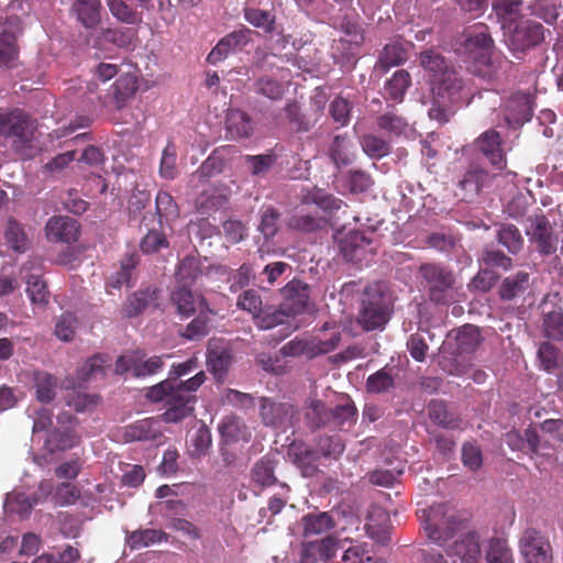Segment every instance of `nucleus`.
Instances as JSON below:
<instances>
[{
    "mask_svg": "<svg viewBox=\"0 0 563 563\" xmlns=\"http://www.w3.org/2000/svg\"><path fill=\"white\" fill-rule=\"evenodd\" d=\"M206 382V374L200 371L185 382L165 379L152 386L146 397L153 402L164 401L163 413L167 422H178L194 411L196 396L192 395Z\"/></svg>",
    "mask_w": 563,
    "mask_h": 563,
    "instance_id": "1",
    "label": "nucleus"
},
{
    "mask_svg": "<svg viewBox=\"0 0 563 563\" xmlns=\"http://www.w3.org/2000/svg\"><path fill=\"white\" fill-rule=\"evenodd\" d=\"M35 129L34 121L23 110L0 113V135L11 141L12 152L21 159H31L36 154Z\"/></svg>",
    "mask_w": 563,
    "mask_h": 563,
    "instance_id": "2",
    "label": "nucleus"
},
{
    "mask_svg": "<svg viewBox=\"0 0 563 563\" xmlns=\"http://www.w3.org/2000/svg\"><path fill=\"white\" fill-rule=\"evenodd\" d=\"M393 298L383 284L367 286L360 302L357 322L365 331L382 330L393 313Z\"/></svg>",
    "mask_w": 563,
    "mask_h": 563,
    "instance_id": "3",
    "label": "nucleus"
},
{
    "mask_svg": "<svg viewBox=\"0 0 563 563\" xmlns=\"http://www.w3.org/2000/svg\"><path fill=\"white\" fill-rule=\"evenodd\" d=\"M417 516L426 537L441 547L461 530L463 523L456 509L445 504L418 509Z\"/></svg>",
    "mask_w": 563,
    "mask_h": 563,
    "instance_id": "4",
    "label": "nucleus"
},
{
    "mask_svg": "<svg viewBox=\"0 0 563 563\" xmlns=\"http://www.w3.org/2000/svg\"><path fill=\"white\" fill-rule=\"evenodd\" d=\"M419 275L431 302L437 306L454 302L455 277L451 269L438 263H426L420 265Z\"/></svg>",
    "mask_w": 563,
    "mask_h": 563,
    "instance_id": "5",
    "label": "nucleus"
},
{
    "mask_svg": "<svg viewBox=\"0 0 563 563\" xmlns=\"http://www.w3.org/2000/svg\"><path fill=\"white\" fill-rule=\"evenodd\" d=\"M240 150L234 145L219 146L202 162L190 176V181L205 183L208 179L230 170L240 158Z\"/></svg>",
    "mask_w": 563,
    "mask_h": 563,
    "instance_id": "6",
    "label": "nucleus"
},
{
    "mask_svg": "<svg viewBox=\"0 0 563 563\" xmlns=\"http://www.w3.org/2000/svg\"><path fill=\"white\" fill-rule=\"evenodd\" d=\"M505 35V42L511 52L523 53L544 40V27L539 22L525 20L507 29Z\"/></svg>",
    "mask_w": 563,
    "mask_h": 563,
    "instance_id": "7",
    "label": "nucleus"
},
{
    "mask_svg": "<svg viewBox=\"0 0 563 563\" xmlns=\"http://www.w3.org/2000/svg\"><path fill=\"white\" fill-rule=\"evenodd\" d=\"M526 234L531 243L537 245V250L542 255H551L556 252L558 238L553 232V228L545 217L540 211L526 219Z\"/></svg>",
    "mask_w": 563,
    "mask_h": 563,
    "instance_id": "8",
    "label": "nucleus"
},
{
    "mask_svg": "<svg viewBox=\"0 0 563 563\" xmlns=\"http://www.w3.org/2000/svg\"><path fill=\"white\" fill-rule=\"evenodd\" d=\"M164 366L162 356H151L145 358L143 351H133L118 357L115 362V373L123 375L132 372L136 378H143L156 374Z\"/></svg>",
    "mask_w": 563,
    "mask_h": 563,
    "instance_id": "9",
    "label": "nucleus"
},
{
    "mask_svg": "<svg viewBox=\"0 0 563 563\" xmlns=\"http://www.w3.org/2000/svg\"><path fill=\"white\" fill-rule=\"evenodd\" d=\"M520 553L527 563H553L548 538L536 528H527L519 541Z\"/></svg>",
    "mask_w": 563,
    "mask_h": 563,
    "instance_id": "10",
    "label": "nucleus"
},
{
    "mask_svg": "<svg viewBox=\"0 0 563 563\" xmlns=\"http://www.w3.org/2000/svg\"><path fill=\"white\" fill-rule=\"evenodd\" d=\"M260 416L263 423L282 431L292 427L297 410L291 404L278 402L272 398L260 399Z\"/></svg>",
    "mask_w": 563,
    "mask_h": 563,
    "instance_id": "11",
    "label": "nucleus"
},
{
    "mask_svg": "<svg viewBox=\"0 0 563 563\" xmlns=\"http://www.w3.org/2000/svg\"><path fill=\"white\" fill-rule=\"evenodd\" d=\"M493 46V40L487 33V27L481 25L467 29L462 35V42L456 52L473 60L485 59Z\"/></svg>",
    "mask_w": 563,
    "mask_h": 563,
    "instance_id": "12",
    "label": "nucleus"
},
{
    "mask_svg": "<svg viewBox=\"0 0 563 563\" xmlns=\"http://www.w3.org/2000/svg\"><path fill=\"white\" fill-rule=\"evenodd\" d=\"M251 33L252 31L247 27L229 33L211 49L207 56V62L217 65L230 55L242 51L251 42Z\"/></svg>",
    "mask_w": 563,
    "mask_h": 563,
    "instance_id": "13",
    "label": "nucleus"
},
{
    "mask_svg": "<svg viewBox=\"0 0 563 563\" xmlns=\"http://www.w3.org/2000/svg\"><path fill=\"white\" fill-rule=\"evenodd\" d=\"M474 145L495 169L504 170L506 168L507 158L503 148V139L498 131L488 129L474 141Z\"/></svg>",
    "mask_w": 563,
    "mask_h": 563,
    "instance_id": "14",
    "label": "nucleus"
},
{
    "mask_svg": "<svg viewBox=\"0 0 563 563\" xmlns=\"http://www.w3.org/2000/svg\"><path fill=\"white\" fill-rule=\"evenodd\" d=\"M283 302L280 307L288 316H296L305 311L309 302V287L298 279L290 280L280 289Z\"/></svg>",
    "mask_w": 563,
    "mask_h": 563,
    "instance_id": "15",
    "label": "nucleus"
},
{
    "mask_svg": "<svg viewBox=\"0 0 563 563\" xmlns=\"http://www.w3.org/2000/svg\"><path fill=\"white\" fill-rule=\"evenodd\" d=\"M446 555L452 563H481L479 536L468 532L446 549Z\"/></svg>",
    "mask_w": 563,
    "mask_h": 563,
    "instance_id": "16",
    "label": "nucleus"
},
{
    "mask_svg": "<svg viewBox=\"0 0 563 563\" xmlns=\"http://www.w3.org/2000/svg\"><path fill=\"white\" fill-rule=\"evenodd\" d=\"M77 220L66 216L52 217L45 227L46 236L52 242L71 244L79 238Z\"/></svg>",
    "mask_w": 563,
    "mask_h": 563,
    "instance_id": "17",
    "label": "nucleus"
},
{
    "mask_svg": "<svg viewBox=\"0 0 563 563\" xmlns=\"http://www.w3.org/2000/svg\"><path fill=\"white\" fill-rule=\"evenodd\" d=\"M288 454L294 464L301 471L302 476L312 477L319 472L320 453L310 445L294 442Z\"/></svg>",
    "mask_w": 563,
    "mask_h": 563,
    "instance_id": "18",
    "label": "nucleus"
},
{
    "mask_svg": "<svg viewBox=\"0 0 563 563\" xmlns=\"http://www.w3.org/2000/svg\"><path fill=\"white\" fill-rule=\"evenodd\" d=\"M432 92L438 97L450 103L456 102L461 99V90L463 88L462 78L457 73L450 67L446 71H442L432 82Z\"/></svg>",
    "mask_w": 563,
    "mask_h": 563,
    "instance_id": "19",
    "label": "nucleus"
},
{
    "mask_svg": "<svg viewBox=\"0 0 563 563\" xmlns=\"http://www.w3.org/2000/svg\"><path fill=\"white\" fill-rule=\"evenodd\" d=\"M221 440L225 444L238 442L247 443L252 439V431L245 421L235 415L225 416L218 426Z\"/></svg>",
    "mask_w": 563,
    "mask_h": 563,
    "instance_id": "20",
    "label": "nucleus"
},
{
    "mask_svg": "<svg viewBox=\"0 0 563 563\" xmlns=\"http://www.w3.org/2000/svg\"><path fill=\"white\" fill-rule=\"evenodd\" d=\"M336 541L325 537L318 541L302 542L298 563H317L319 559L329 560L335 555Z\"/></svg>",
    "mask_w": 563,
    "mask_h": 563,
    "instance_id": "21",
    "label": "nucleus"
},
{
    "mask_svg": "<svg viewBox=\"0 0 563 563\" xmlns=\"http://www.w3.org/2000/svg\"><path fill=\"white\" fill-rule=\"evenodd\" d=\"M27 265L29 263L23 265V271H30L23 276L26 283V294L33 305L45 307L48 303L49 291L46 282L43 279L42 268L40 266L29 267Z\"/></svg>",
    "mask_w": 563,
    "mask_h": 563,
    "instance_id": "22",
    "label": "nucleus"
},
{
    "mask_svg": "<svg viewBox=\"0 0 563 563\" xmlns=\"http://www.w3.org/2000/svg\"><path fill=\"white\" fill-rule=\"evenodd\" d=\"M170 301L181 318H189L205 306V298L189 287L179 286L172 291Z\"/></svg>",
    "mask_w": 563,
    "mask_h": 563,
    "instance_id": "23",
    "label": "nucleus"
},
{
    "mask_svg": "<svg viewBox=\"0 0 563 563\" xmlns=\"http://www.w3.org/2000/svg\"><path fill=\"white\" fill-rule=\"evenodd\" d=\"M233 355L230 349L210 344L207 354V365L218 382H222L232 364Z\"/></svg>",
    "mask_w": 563,
    "mask_h": 563,
    "instance_id": "24",
    "label": "nucleus"
},
{
    "mask_svg": "<svg viewBox=\"0 0 563 563\" xmlns=\"http://www.w3.org/2000/svg\"><path fill=\"white\" fill-rule=\"evenodd\" d=\"M139 89L137 78L132 74L121 75L112 85L111 101L117 110L126 107Z\"/></svg>",
    "mask_w": 563,
    "mask_h": 563,
    "instance_id": "25",
    "label": "nucleus"
},
{
    "mask_svg": "<svg viewBox=\"0 0 563 563\" xmlns=\"http://www.w3.org/2000/svg\"><path fill=\"white\" fill-rule=\"evenodd\" d=\"M302 537L323 534L335 527L333 517L327 511L310 512L301 518Z\"/></svg>",
    "mask_w": 563,
    "mask_h": 563,
    "instance_id": "26",
    "label": "nucleus"
},
{
    "mask_svg": "<svg viewBox=\"0 0 563 563\" xmlns=\"http://www.w3.org/2000/svg\"><path fill=\"white\" fill-rule=\"evenodd\" d=\"M157 288L147 287L131 295L122 307V316L131 319L141 314L153 301L157 299Z\"/></svg>",
    "mask_w": 563,
    "mask_h": 563,
    "instance_id": "27",
    "label": "nucleus"
},
{
    "mask_svg": "<svg viewBox=\"0 0 563 563\" xmlns=\"http://www.w3.org/2000/svg\"><path fill=\"white\" fill-rule=\"evenodd\" d=\"M227 135L232 140L249 137L253 132L252 119L244 111L230 110L225 119Z\"/></svg>",
    "mask_w": 563,
    "mask_h": 563,
    "instance_id": "28",
    "label": "nucleus"
},
{
    "mask_svg": "<svg viewBox=\"0 0 563 563\" xmlns=\"http://www.w3.org/2000/svg\"><path fill=\"white\" fill-rule=\"evenodd\" d=\"M455 352L459 355L472 354L481 345L483 336L478 327L473 324H465L461 327L455 333Z\"/></svg>",
    "mask_w": 563,
    "mask_h": 563,
    "instance_id": "29",
    "label": "nucleus"
},
{
    "mask_svg": "<svg viewBox=\"0 0 563 563\" xmlns=\"http://www.w3.org/2000/svg\"><path fill=\"white\" fill-rule=\"evenodd\" d=\"M101 2L100 0H75L71 7L77 20L87 29L99 24Z\"/></svg>",
    "mask_w": 563,
    "mask_h": 563,
    "instance_id": "30",
    "label": "nucleus"
},
{
    "mask_svg": "<svg viewBox=\"0 0 563 563\" xmlns=\"http://www.w3.org/2000/svg\"><path fill=\"white\" fill-rule=\"evenodd\" d=\"M357 420V409L355 405L347 399L342 405H336L334 408L330 409L329 415V427L332 429H349Z\"/></svg>",
    "mask_w": 563,
    "mask_h": 563,
    "instance_id": "31",
    "label": "nucleus"
},
{
    "mask_svg": "<svg viewBox=\"0 0 563 563\" xmlns=\"http://www.w3.org/2000/svg\"><path fill=\"white\" fill-rule=\"evenodd\" d=\"M522 5V0H497L494 2V9L501 21L504 31L521 21Z\"/></svg>",
    "mask_w": 563,
    "mask_h": 563,
    "instance_id": "32",
    "label": "nucleus"
},
{
    "mask_svg": "<svg viewBox=\"0 0 563 563\" xmlns=\"http://www.w3.org/2000/svg\"><path fill=\"white\" fill-rule=\"evenodd\" d=\"M79 439L74 429L66 427L65 429H55L48 432L44 446L49 453L56 451H65L77 445Z\"/></svg>",
    "mask_w": 563,
    "mask_h": 563,
    "instance_id": "33",
    "label": "nucleus"
},
{
    "mask_svg": "<svg viewBox=\"0 0 563 563\" xmlns=\"http://www.w3.org/2000/svg\"><path fill=\"white\" fill-rule=\"evenodd\" d=\"M506 120L521 124L525 121H529L532 117V108L530 104V98L526 93H515L507 103Z\"/></svg>",
    "mask_w": 563,
    "mask_h": 563,
    "instance_id": "34",
    "label": "nucleus"
},
{
    "mask_svg": "<svg viewBox=\"0 0 563 563\" xmlns=\"http://www.w3.org/2000/svg\"><path fill=\"white\" fill-rule=\"evenodd\" d=\"M33 380L36 399L43 404L52 402L56 397L57 378L47 372L37 371Z\"/></svg>",
    "mask_w": 563,
    "mask_h": 563,
    "instance_id": "35",
    "label": "nucleus"
},
{
    "mask_svg": "<svg viewBox=\"0 0 563 563\" xmlns=\"http://www.w3.org/2000/svg\"><path fill=\"white\" fill-rule=\"evenodd\" d=\"M486 563H515L512 550L505 538H490L485 550Z\"/></svg>",
    "mask_w": 563,
    "mask_h": 563,
    "instance_id": "36",
    "label": "nucleus"
},
{
    "mask_svg": "<svg viewBox=\"0 0 563 563\" xmlns=\"http://www.w3.org/2000/svg\"><path fill=\"white\" fill-rule=\"evenodd\" d=\"M202 275V266L199 258L186 256L178 264L175 277L183 287H191Z\"/></svg>",
    "mask_w": 563,
    "mask_h": 563,
    "instance_id": "37",
    "label": "nucleus"
},
{
    "mask_svg": "<svg viewBox=\"0 0 563 563\" xmlns=\"http://www.w3.org/2000/svg\"><path fill=\"white\" fill-rule=\"evenodd\" d=\"M496 238L511 254H518L523 247V236L515 224L501 223L496 230Z\"/></svg>",
    "mask_w": 563,
    "mask_h": 563,
    "instance_id": "38",
    "label": "nucleus"
},
{
    "mask_svg": "<svg viewBox=\"0 0 563 563\" xmlns=\"http://www.w3.org/2000/svg\"><path fill=\"white\" fill-rule=\"evenodd\" d=\"M330 409L325 404L316 398H309L306 402L305 418L311 429L329 427Z\"/></svg>",
    "mask_w": 563,
    "mask_h": 563,
    "instance_id": "39",
    "label": "nucleus"
},
{
    "mask_svg": "<svg viewBox=\"0 0 563 563\" xmlns=\"http://www.w3.org/2000/svg\"><path fill=\"white\" fill-rule=\"evenodd\" d=\"M275 461L268 455L261 457L252 468V479L261 487L273 486L277 483Z\"/></svg>",
    "mask_w": 563,
    "mask_h": 563,
    "instance_id": "40",
    "label": "nucleus"
},
{
    "mask_svg": "<svg viewBox=\"0 0 563 563\" xmlns=\"http://www.w3.org/2000/svg\"><path fill=\"white\" fill-rule=\"evenodd\" d=\"M410 85V74L405 69L397 70L385 84L386 98L394 101H402Z\"/></svg>",
    "mask_w": 563,
    "mask_h": 563,
    "instance_id": "41",
    "label": "nucleus"
},
{
    "mask_svg": "<svg viewBox=\"0 0 563 563\" xmlns=\"http://www.w3.org/2000/svg\"><path fill=\"white\" fill-rule=\"evenodd\" d=\"M529 274L527 272H518L514 276L504 279L499 287V295L504 300H511L522 295L529 287Z\"/></svg>",
    "mask_w": 563,
    "mask_h": 563,
    "instance_id": "42",
    "label": "nucleus"
},
{
    "mask_svg": "<svg viewBox=\"0 0 563 563\" xmlns=\"http://www.w3.org/2000/svg\"><path fill=\"white\" fill-rule=\"evenodd\" d=\"M19 51L16 47V37L12 32L2 31L0 33V67L13 68L16 66Z\"/></svg>",
    "mask_w": 563,
    "mask_h": 563,
    "instance_id": "43",
    "label": "nucleus"
},
{
    "mask_svg": "<svg viewBox=\"0 0 563 563\" xmlns=\"http://www.w3.org/2000/svg\"><path fill=\"white\" fill-rule=\"evenodd\" d=\"M352 143L347 135H335L330 146V157L338 166H346L353 161Z\"/></svg>",
    "mask_w": 563,
    "mask_h": 563,
    "instance_id": "44",
    "label": "nucleus"
},
{
    "mask_svg": "<svg viewBox=\"0 0 563 563\" xmlns=\"http://www.w3.org/2000/svg\"><path fill=\"white\" fill-rule=\"evenodd\" d=\"M428 412L430 419L440 427L446 429L460 427V420L449 412L445 402L442 400H432L429 404Z\"/></svg>",
    "mask_w": 563,
    "mask_h": 563,
    "instance_id": "45",
    "label": "nucleus"
},
{
    "mask_svg": "<svg viewBox=\"0 0 563 563\" xmlns=\"http://www.w3.org/2000/svg\"><path fill=\"white\" fill-rule=\"evenodd\" d=\"M538 360L540 366L548 373L556 369L563 362V353L554 344L550 342H543L540 344L538 350Z\"/></svg>",
    "mask_w": 563,
    "mask_h": 563,
    "instance_id": "46",
    "label": "nucleus"
},
{
    "mask_svg": "<svg viewBox=\"0 0 563 563\" xmlns=\"http://www.w3.org/2000/svg\"><path fill=\"white\" fill-rule=\"evenodd\" d=\"M407 59V52L399 43L385 45L379 56L377 66L383 71H387L393 66H398Z\"/></svg>",
    "mask_w": 563,
    "mask_h": 563,
    "instance_id": "47",
    "label": "nucleus"
},
{
    "mask_svg": "<svg viewBox=\"0 0 563 563\" xmlns=\"http://www.w3.org/2000/svg\"><path fill=\"white\" fill-rule=\"evenodd\" d=\"M387 366L380 368L366 379V390L372 394H382L395 387V378Z\"/></svg>",
    "mask_w": 563,
    "mask_h": 563,
    "instance_id": "48",
    "label": "nucleus"
},
{
    "mask_svg": "<svg viewBox=\"0 0 563 563\" xmlns=\"http://www.w3.org/2000/svg\"><path fill=\"white\" fill-rule=\"evenodd\" d=\"M420 64L429 73L431 82L450 68L444 57L432 49L420 54Z\"/></svg>",
    "mask_w": 563,
    "mask_h": 563,
    "instance_id": "49",
    "label": "nucleus"
},
{
    "mask_svg": "<svg viewBox=\"0 0 563 563\" xmlns=\"http://www.w3.org/2000/svg\"><path fill=\"white\" fill-rule=\"evenodd\" d=\"M245 164L250 169V173L254 177L266 176L271 168L276 164L277 156L274 153L260 154V155H246L244 157Z\"/></svg>",
    "mask_w": 563,
    "mask_h": 563,
    "instance_id": "50",
    "label": "nucleus"
},
{
    "mask_svg": "<svg viewBox=\"0 0 563 563\" xmlns=\"http://www.w3.org/2000/svg\"><path fill=\"white\" fill-rule=\"evenodd\" d=\"M136 265V256L134 254L128 255L121 261L120 269L108 279L107 286L117 289H120L122 286H130L132 272Z\"/></svg>",
    "mask_w": 563,
    "mask_h": 563,
    "instance_id": "51",
    "label": "nucleus"
},
{
    "mask_svg": "<svg viewBox=\"0 0 563 563\" xmlns=\"http://www.w3.org/2000/svg\"><path fill=\"white\" fill-rule=\"evenodd\" d=\"M167 534L162 530L144 529L132 532L128 538L131 549H141L166 540Z\"/></svg>",
    "mask_w": 563,
    "mask_h": 563,
    "instance_id": "52",
    "label": "nucleus"
},
{
    "mask_svg": "<svg viewBox=\"0 0 563 563\" xmlns=\"http://www.w3.org/2000/svg\"><path fill=\"white\" fill-rule=\"evenodd\" d=\"M360 144L365 154L372 158H382L390 152L389 143L375 134H364L360 139Z\"/></svg>",
    "mask_w": 563,
    "mask_h": 563,
    "instance_id": "53",
    "label": "nucleus"
},
{
    "mask_svg": "<svg viewBox=\"0 0 563 563\" xmlns=\"http://www.w3.org/2000/svg\"><path fill=\"white\" fill-rule=\"evenodd\" d=\"M236 306L244 311L252 314L253 320L261 317L265 306L263 305L262 297L255 289H247L239 295Z\"/></svg>",
    "mask_w": 563,
    "mask_h": 563,
    "instance_id": "54",
    "label": "nucleus"
},
{
    "mask_svg": "<svg viewBox=\"0 0 563 563\" xmlns=\"http://www.w3.org/2000/svg\"><path fill=\"white\" fill-rule=\"evenodd\" d=\"M254 90L257 95L271 100H279L285 93L284 85L269 76L260 77L254 82Z\"/></svg>",
    "mask_w": 563,
    "mask_h": 563,
    "instance_id": "55",
    "label": "nucleus"
},
{
    "mask_svg": "<svg viewBox=\"0 0 563 563\" xmlns=\"http://www.w3.org/2000/svg\"><path fill=\"white\" fill-rule=\"evenodd\" d=\"M543 330L547 338L556 341L563 340V310L561 308L544 314Z\"/></svg>",
    "mask_w": 563,
    "mask_h": 563,
    "instance_id": "56",
    "label": "nucleus"
},
{
    "mask_svg": "<svg viewBox=\"0 0 563 563\" xmlns=\"http://www.w3.org/2000/svg\"><path fill=\"white\" fill-rule=\"evenodd\" d=\"M177 175V151L174 143L169 142L162 153L159 176L164 179L172 180L175 179Z\"/></svg>",
    "mask_w": 563,
    "mask_h": 563,
    "instance_id": "57",
    "label": "nucleus"
},
{
    "mask_svg": "<svg viewBox=\"0 0 563 563\" xmlns=\"http://www.w3.org/2000/svg\"><path fill=\"white\" fill-rule=\"evenodd\" d=\"M156 212L159 221L170 220L178 217V207L172 195L167 191L159 190L156 195Z\"/></svg>",
    "mask_w": 563,
    "mask_h": 563,
    "instance_id": "58",
    "label": "nucleus"
},
{
    "mask_svg": "<svg viewBox=\"0 0 563 563\" xmlns=\"http://www.w3.org/2000/svg\"><path fill=\"white\" fill-rule=\"evenodd\" d=\"M316 450L319 451L320 457L336 460L344 452V444L339 437L323 435L318 439Z\"/></svg>",
    "mask_w": 563,
    "mask_h": 563,
    "instance_id": "59",
    "label": "nucleus"
},
{
    "mask_svg": "<svg viewBox=\"0 0 563 563\" xmlns=\"http://www.w3.org/2000/svg\"><path fill=\"white\" fill-rule=\"evenodd\" d=\"M132 32L126 29H103L99 34V41L110 43L118 47H128L132 42Z\"/></svg>",
    "mask_w": 563,
    "mask_h": 563,
    "instance_id": "60",
    "label": "nucleus"
},
{
    "mask_svg": "<svg viewBox=\"0 0 563 563\" xmlns=\"http://www.w3.org/2000/svg\"><path fill=\"white\" fill-rule=\"evenodd\" d=\"M108 5L112 15L123 23L135 24L141 20L137 12L123 0H108Z\"/></svg>",
    "mask_w": 563,
    "mask_h": 563,
    "instance_id": "61",
    "label": "nucleus"
},
{
    "mask_svg": "<svg viewBox=\"0 0 563 563\" xmlns=\"http://www.w3.org/2000/svg\"><path fill=\"white\" fill-rule=\"evenodd\" d=\"M376 123L380 130L394 135L401 134L407 128L406 120L394 112H386L379 115Z\"/></svg>",
    "mask_w": 563,
    "mask_h": 563,
    "instance_id": "62",
    "label": "nucleus"
},
{
    "mask_svg": "<svg viewBox=\"0 0 563 563\" xmlns=\"http://www.w3.org/2000/svg\"><path fill=\"white\" fill-rule=\"evenodd\" d=\"M529 10L532 15L542 19L545 23H553L559 16L556 5L553 0H534Z\"/></svg>",
    "mask_w": 563,
    "mask_h": 563,
    "instance_id": "63",
    "label": "nucleus"
},
{
    "mask_svg": "<svg viewBox=\"0 0 563 563\" xmlns=\"http://www.w3.org/2000/svg\"><path fill=\"white\" fill-rule=\"evenodd\" d=\"M280 213L273 207H267L262 211L260 230L265 239L273 238L279 229Z\"/></svg>",
    "mask_w": 563,
    "mask_h": 563,
    "instance_id": "64",
    "label": "nucleus"
}]
</instances>
